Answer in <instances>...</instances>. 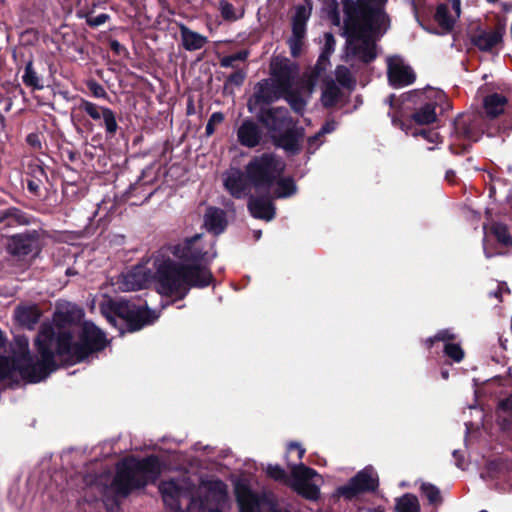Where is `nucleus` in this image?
I'll return each instance as SVG.
<instances>
[{"instance_id": "nucleus-1", "label": "nucleus", "mask_w": 512, "mask_h": 512, "mask_svg": "<svg viewBox=\"0 0 512 512\" xmlns=\"http://www.w3.org/2000/svg\"><path fill=\"white\" fill-rule=\"evenodd\" d=\"M216 256L213 244L205 245L201 234L170 245L149 262L136 265L120 275L117 285L123 292L146 288L153 281L160 294L184 298L191 287L208 286L213 276L208 268Z\"/></svg>"}, {"instance_id": "nucleus-2", "label": "nucleus", "mask_w": 512, "mask_h": 512, "mask_svg": "<svg viewBox=\"0 0 512 512\" xmlns=\"http://www.w3.org/2000/svg\"><path fill=\"white\" fill-rule=\"evenodd\" d=\"M284 162L270 153L254 157L246 166L247 178L261 197H250L248 208L253 217L270 221L275 216L271 201L274 180L284 171Z\"/></svg>"}, {"instance_id": "nucleus-3", "label": "nucleus", "mask_w": 512, "mask_h": 512, "mask_svg": "<svg viewBox=\"0 0 512 512\" xmlns=\"http://www.w3.org/2000/svg\"><path fill=\"white\" fill-rule=\"evenodd\" d=\"M161 473L160 463L155 457L142 460L129 458L117 465L116 475L110 485L102 486V494L105 499H116L128 496L134 489L146 486L157 480Z\"/></svg>"}, {"instance_id": "nucleus-4", "label": "nucleus", "mask_w": 512, "mask_h": 512, "mask_svg": "<svg viewBox=\"0 0 512 512\" xmlns=\"http://www.w3.org/2000/svg\"><path fill=\"white\" fill-rule=\"evenodd\" d=\"M384 18L385 15H379ZM385 19H362L347 25L346 61L369 63L376 56V23Z\"/></svg>"}, {"instance_id": "nucleus-5", "label": "nucleus", "mask_w": 512, "mask_h": 512, "mask_svg": "<svg viewBox=\"0 0 512 512\" xmlns=\"http://www.w3.org/2000/svg\"><path fill=\"white\" fill-rule=\"evenodd\" d=\"M261 120L270 130L275 145L289 152L299 149L298 136L286 108H271L262 114Z\"/></svg>"}, {"instance_id": "nucleus-6", "label": "nucleus", "mask_w": 512, "mask_h": 512, "mask_svg": "<svg viewBox=\"0 0 512 512\" xmlns=\"http://www.w3.org/2000/svg\"><path fill=\"white\" fill-rule=\"evenodd\" d=\"M107 308L120 318L124 319L131 331L140 330L157 318V315L153 311L149 310L146 305H137L133 301L119 299L110 301L107 307H102V312L110 322L113 321V318L108 314Z\"/></svg>"}, {"instance_id": "nucleus-7", "label": "nucleus", "mask_w": 512, "mask_h": 512, "mask_svg": "<svg viewBox=\"0 0 512 512\" xmlns=\"http://www.w3.org/2000/svg\"><path fill=\"white\" fill-rule=\"evenodd\" d=\"M484 117L479 114H462L454 120V129L452 133L453 143L450 144V149L453 153H459L455 147L459 145L462 150H465L470 143L478 141L484 130L482 128Z\"/></svg>"}, {"instance_id": "nucleus-8", "label": "nucleus", "mask_w": 512, "mask_h": 512, "mask_svg": "<svg viewBox=\"0 0 512 512\" xmlns=\"http://www.w3.org/2000/svg\"><path fill=\"white\" fill-rule=\"evenodd\" d=\"M271 78L278 83L281 89L289 92L292 88H298L299 67L288 58L276 56L270 63Z\"/></svg>"}, {"instance_id": "nucleus-9", "label": "nucleus", "mask_w": 512, "mask_h": 512, "mask_svg": "<svg viewBox=\"0 0 512 512\" xmlns=\"http://www.w3.org/2000/svg\"><path fill=\"white\" fill-rule=\"evenodd\" d=\"M310 3L295 7V14L292 19V35L288 39L290 53L293 57H299L305 42L306 23L311 15Z\"/></svg>"}, {"instance_id": "nucleus-10", "label": "nucleus", "mask_w": 512, "mask_h": 512, "mask_svg": "<svg viewBox=\"0 0 512 512\" xmlns=\"http://www.w3.org/2000/svg\"><path fill=\"white\" fill-rule=\"evenodd\" d=\"M293 489L303 497L309 500H317L320 495L319 487L311 480L316 476V471L303 465H294L291 467Z\"/></svg>"}, {"instance_id": "nucleus-11", "label": "nucleus", "mask_w": 512, "mask_h": 512, "mask_svg": "<svg viewBox=\"0 0 512 512\" xmlns=\"http://www.w3.org/2000/svg\"><path fill=\"white\" fill-rule=\"evenodd\" d=\"M41 250L40 236L36 230L15 234L9 238L7 251L16 257L36 256Z\"/></svg>"}, {"instance_id": "nucleus-12", "label": "nucleus", "mask_w": 512, "mask_h": 512, "mask_svg": "<svg viewBox=\"0 0 512 512\" xmlns=\"http://www.w3.org/2000/svg\"><path fill=\"white\" fill-rule=\"evenodd\" d=\"M387 77L389 84L394 88H402L412 84L416 75L412 67L405 60L398 56H389L386 59Z\"/></svg>"}, {"instance_id": "nucleus-13", "label": "nucleus", "mask_w": 512, "mask_h": 512, "mask_svg": "<svg viewBox=\"0 0 512 512\" xmlns=\"http://www.w3.org/2000/svg\"><path fill=\"white\" fill-rule=\"evenodd\" d=\"M378 486V477L372 467H366L357 473L346 485L338 488V493L347 499L357 494L372 491Z\"/></svg>"}, {"instance_id": "nucleus-14", "label": "nucleus", "mask_w": 512, "mask_h": 512, "mask_svg": "<svg viewBox=\"0 0 512 512\" xmlns=\"http://www.w3.org/2000/svg\"><path fill=\"white\" fill-rule=\"evenodd\" d=\"M288 93L284 89H281L277 82L272 78L262 80L258 83L254 99L256 103H271L284 96Z\"/></svg>"}, {"instance_id": "nucleus-15", "label": "nucleus", "mask_w": 512, "mask_h": 512, "mask_svg": "<svg viewBox=\"0 0 512 512\" xmlns=\"http://www.w3.org/2000/svg\"><path fill=\"white\" fill-rule=\"evenodd\" d=\"M454 339V334L449 329L440 330L433 338H428L426 343L430 347L435 340L443 341L445 343L444 353L447 357L455 362H460L464 357V351L457 343H451Z\"/></svg>"}, {"instance_id": "nucleus-16", "label": "nucleus", "mask_w": 512, "mask_h": 512, "mask_svg": "<svg viewBox=\"0 0 512 512\" xmlns=\"http://www.w3.org/2000/svg\"><path fill=\"white\" fill-rule=\"evenodd\" d=\"M224 185L231 195L237 198L245 197L250 191L247 179L238 169H231L226 173Z\"/></svg>"}, {"instance_id": "nucleus-17", "label": "nucleus", "mask_w": 512, "mask_h": 512, "mask_svg": "<svg viewBox=\"0 0 512 512\" xmlns=\"http://www.w3.org/2000/svg\"><path fill=\"white\" fill-rule=\"evenodd\" d=\"M503 34L499 29L479 30L473 37V44L481 51H493L502 42Z\"/></svg>"}, {"instance_id": "nucleus-18", "label": "nucleus", "mask_w": 512, "mask_h": 512, "mask_svg": "<svg viewBox=\"0 0 512 512\" xmlns=\"http://www.w3.org/2000/svg\"><path fill=\"white\" fill-rule=\"evenodd\" d=\"M237 137L241 145L252 148L259 144L261 131L253 121L245 120L238 128Z\"/></svg>"}, {"instance_id": "nucleus-19", "label": "nucleus", "mask_w": 512, "mask_h": 512, "mask_svg": "<svg viewBox=\"0 0 512 512\" xmlns=\"http://www.w3.org/2000/svg\"><path fill=\"white\" fill-rule=\"evenodd\" d=\"M181 43L185 50L196 51L202 49L208 42L206 36L191 30L184 24L179 25Z\"/></svg>"}, {"instance_id": "nucleus-20", "label": "nucleus", "mask_w": 512, "mask_h": 512, "mask_svg": "<svg viewBox=\"0 0 512 512\" xmlns=\"http://www.w3.org/2000/svg\"><path fill=\"white\" fill-rule=\"evenodd\" d=\"M14 317L21 326L32 330L38 323L41 312L36 305H23L16 307Z\"/></svg>"}, {"instance_id": "nucleus-21", "label": "nucleus", "mask_w": 512, "mask_h": 512, "mask_svg": "<svg viewBox=\"0 0 512 512\" xmlns=\"http://www.w3.org/2000/svg\"><path fill=\"white\" fill-rule=\"evenodd\" d=\"M226 215L222 209L208 208L204 216V225L209 232L221 234L226 227Z\"/></svg>"}, {"instance_id": "nucleus-22", "label": "nucleus", "mask_w": 512, "mask_h": 512, "mask_svg": "<svg viewBox=\"0 0 512 512\" xmlns=\"http://www.w3.org/2000/svg\"><path fill=\"white\" fill-rule=\"evenodd\" d=\"M507 98L499 93H492L484 98L483 106L488 118L493 119L507 109Z\"/></svg>"}, {"instance_id": "nucleus-23", "label": "nucleus", "mask_w": 512, "mask_h": 512, "mask_svg": "<svg viewBox=\"0 0 512 512\" xmlns=\"http://www.w3.org/2000/svg\"><path fill=\"white\" fill-rule=\"evenodd\" d=\"M163 501L174 509L179 507L178 498L182 492V486L176 480L161 482L159 486Z\"/></svg>"}, {"instance_id": "nucleus-24", "label": "nucleus", "mask_w": 512, "mask_h": 512, "mask_svg": "<svg viewBox=\"0 0 512 512\" xmlns=\"http://www.w3.org/2000/svg\"><path fill=\"white\" fill-rule=\"evenodd\" d=\"M22 81L26 87L32 90H42L45 87L44 79L34 67L32 61L26 63L22 74Z\"/></svg>"}, {"instance_id": "nucleus-25", "label": "nucleus", "mask_w": 512, "mask_h": 512, "mask_svg": "<svg viewBox=\"0 0 512 512\" xmlns=\"http://www.w3.org/2000/svg\"><path fill=\"white\" fill-rule=\"evenodd\" d=\"M341 95L340 88L336 85V83L332 80H326L322 87V95L321 102L325 107L334 106Z\"/></svg>"}, {"instance_id": "nucleus-26", "label": "nucleus", "mask_w": 512, "mask_h": 512, "mask_svg": "<svg viewBox=\"0 0 512 512\" xmlns=\"http://www.w3.org/2000/svg\"><path fill=\"white\" fill-rule=\"evenodd\" d=\"M281 174L274 180L272 193L277 198H286L296 192V186L291 178H281Z\"/></svg>"}, {"instance_id": "nucleus-27", "label": "nucleus", "mask_w": 512, "mask_h": 512, "mask_svg": "<svg viewBox=\"0 0 512 512\" xmlns=\"http://www.w3.org/2000/svg\"><path fill=\"white\" fill-rule=\"evenodd\" d=\"M335 48V39L331 33L324 34V46L322 52L317 60L316 69L318 71L325 70L329 63V57L333 53Z\"/></svg>"}, {"instance_id": "nucleus-28", "label": "nucleus", "mask_w": 512, "mask_h": 512, "mask_svg": "<svg viewBox=\"0 0 512 512\" xmlns=\"http://www.w3.org/2000/svg\"><path fill=\"white\" fill-rule=\"evenodd\" d=\"M436 117V104L433 102L425 103L413 114V119L419 124H430L436 120Z\"/></svg>"}, {"instance_id": "nucleus-29", "label": "nucleus", "mask_w": 512, "mask_h": 512, "mask_svg": "<svg viewBox=\"0 0 512 512\" xmlns=\"http://www.w3.org/2000/svg\"><path fill=\"white\" fill-rule=\"evenodd\" d=\"M219 11L222 18L225 21L234 22L244 15V10L239 8L237 9L232 3L227 0H220L219 2Z\"/></svg>"}, {"instance_id": "nucleus-30", "label": "nucleus", "mask_w": 512, "mask_h": 512, "mask_svg": "<svg viewBox=\"0 0 512 512\" xmlns=\"http://www.w3.org/2000/svg\"><path fill=\"white\" fill-rule=\"evenodd\" d=\"M397 512H420L419 501L412 494H405L396 501Z\"/></svg>"}, {"instance_id": "nucleus-31", "label": "nucleus", "mask_w": 512, "mask_h": 512, "mask_svg": "<svg viewBox=\"0 0 512 512\" xmlns=\"http://www.w3.org/2000/svg\"><path fill=\"white\" fill-rule=\"evenodd\" d=\"M335 77L338 83L349 90L355 87V79L353 78L350 70L345 66H338L335 70Z\"/></svg>"}, {"instance_id": "nucleus-32", "label": "nucleus", "mask_w": 512, "mask_h": 512, "mask_svg": "<svg viewBox=\"0 0 512 512\" xmlns=\"http://www.w3.org/2000/svg\"><path fill=\"white\" fill-rule=\"evenodd\" d=\"M290 104L291 108L301 114L305 110L307 101L306 99L295 92V88H292L288 93H285L283 96Z\"/></svg>"}, {"instance_id": "nucleus-33", "label": "nucleus", "mask_w": 512, "mask_h": 512, "mask_svg": "<svg viewBox=\"0 0 512 512\" xmlns=\"http://www.w3.org/2000/svg\"><path fill=\"white\" fill-rule=\"evenodd\" d=\"M490 232L495 236L497 241L504 246L512 245V238L508 232L506 225L494 223L490 228Z\"/></svg>"}, {"instance_id": "nucleus-34", "label": "nucleus", "mask_w": 512, "mask_h": 512, "mask_svg": "<svg viewBox=\"0 0 512 512\" xmlns=\"http://www.w3.org/2000/svg\"><path fill=\"white\" fill-rule=\"evenodd\" d=\"M79 18L85 19L87 25L92 28H96L105 24L110 19V16L106 13H100L97 16L92 14L89 16V11L87 9H81L79 10Z\"/></svg>"}, {"instance_id": "nucleus-35", "label": "nucleus", "mask_w": 512, "mask_h": 512, "mask_svg": "<svg viewBox=\"0 0 512 512\" xmlns=\"http://www.w3.org/2000/svg\"><path fill=\"white\" fill-rule=\"evenodd\" d=\"M421 492L423 496L428 500L429 504L435 506L441 504L442 498L440 490L436 486L430 483H422Z\"/></svg>"}, {"instance_id": "nucleus-36", "label": "nucleus", "mask_w": 512, "mask_h": 512, "mask_svg": "<svg viewBox=\"0 0 512 512\" xmlns=\"http://www.w3.org/2000/svg\"><path fill=\"white\" fill-rule=\"evenodd\" d=\"M102 118L105 126L106 133L113 136L117 129L118 124L114 112L110 108H103Z\"/></svg>"}, {"instance_id": "nucleus-37", "label": "nucleus", "mask_w": 512, "mask_h": 512, "mask_svg": "<svg viewBox=\"0 0 512 512\" xmlns=\"http://www.w3.org/2000/svg\"><path fill=\"white\" fill-rule=\"evenodd\" d=\"M82 110L89 115L93 120H100L102 118V110L104 107H100L93 102L83 100L81 102Z\"/></svg>"}, {"instance_id": "nucleus-38", "label": "nucleus", "mask_w": 512, "mask_h": 512, "mask_svg": "<svg viewBox=\"0 0 512 512\" xmlns=\"http://www.w3.org/2000/svg\"><path fill=\"white\" fill-rule=\"evenodd\" d=\"M101 5V2L98 0H76L75 3V11L76 15L79 18V10L81 9H87L89 11V16L94 14L96 11V8Z\"/></svg>"}, {"instance_id": "nucleus-39", "label": "nucleus", "mask_w": 512, "mask_h": 512, "mask_svg": "<svg viewBox=\"0 0 512 512\" xmlns=\"http://www.w3.org/2000/svg\"><path fill=\"white\" fill-rule=\"evenodd\" d=\"M248 57V51L246 50H243V51H239L235 54H232V55H228V56H225L223 57L221 60H220V65L222 67H234V63L236 61H245Z\"/></svg>"}, {"instance_id": "nucleus-40", "label": "nucleus", "mask_w": 512, "mask_h": 512, "mask_svg": "<svg viewBox=\"0 0 512 512\" xmlns=\"http://www.w3.org/2000/svg\"><path fill=\"white\" fill-rule=\"evenodd\" d=\"M436 21L445 28H450L453 25V19H449L447 16V6L441 4L436 9Z\"/></svg>"}, {"instance_id": "nucleus-41", "label": "nucleus", "mask_w": 512, "mask_h": 512, "mask_svg": "<svg viewBox=\"0 0 512 512\" xmlns=\"http://www.w3.org/2000/svg\"><path fill=\"white\" fill-rule=\"evenodd\" d=\"M223 121H224V115L221 112H214L210 116V118L206 124V128H205L206 135L211 136L215 132L216 126L221 124Z\"/></svg>"}, {"instance_id": "nucleus-42", "label": "nucleus", "mask_w": 512, "mask_h": 512, "mask_svg": "<svg viewBox=\"0 0 512 512\" xmlns=\"http://www.w3.org/2000/svg\"><path fill=\"white\" fill-rule=\"evenodd\" d=\"M335 126H336L335 122H327V123H325L322 126V128L320 129V131L316 135H314V136L309 138V146H310V148L313 147V146H315V148H316L317 147V143L316 142L319 139V137L324 135V134H327V133H330V132L334 131L335 130Z\"/></svg>"}, {"instance_id": "nucleus-43", "label": "nucleus", "mask_w": 512, "mask_h": 512, "mask_svg": "<svg viewBox=\"0 0 512 512\" xmlns=\"http://www.w3.org/2000/svg\"><path fill=\"white\" fill-rule=\"evenodd\" d=\"M87 87L90 90V92L92 93V95L96 98L106 99L108 97L107 92L104 89V87L101 84L97 83L96 81H89L87 83Z\"/></svg>"}, {"instance_id": "nucleus-44", "label": "nucleus", "mask_w": 512, "mask_h": 512, "mask_svg": "<svg viewBox=\"0 0 512 512\" xmlns=\"http://www.w3.org/2000/svg\"><path fill=\"white\" fill-rule=\"evenodd\" d=\"M414 135L423 137L429 143H438L440 136L435 130L420 129Z\"/></svg>"}, {"instance_id": "nucleus-45", "label": "nucleus", "mask_w": 512, "mask_h": 512, "mask_svg": "<svg viewBox=\"0 0 512 512\" xmlns=\"http://www.w3.org/2000/svg\"><path fill=\"white\" fill-rule=\"evenodd\" d=\"M266 472L274 480L284 481L286 479L285 471L278 465H268Z\"/></svg>"}, {"instance_id": "nucleus-46", "label": "nucleus", "mask_w": 512, "mask_h": 512, "mask_svg": "<svg viewBox=\"0 0 512 512\" xmlns=\"http://www.w3.org/2000/svg\"><path fill=\"white\" fill-rule=\"evenodd\" d=\"M23 217V214L16 208H9L5 211H0V223L7 218H14L18 222H22Z\"/></svg>"}, {"instance_id": "nucleus-47", "label": "nucleus", "mask_w": 512, "mask_h": 512, "mask_svg": "<svg viewBox=\"0 0 512 512\" xmlns=\"http://www.w3.org/2000/svg\"><path fill=\"white\" fill-rule=\"evenodd\" d=\"M213 489L215 490V496L217 500H222L225 497L226 486L222 481H214L211 483Z\"/></svg>"}, {"instance_id": "nucleus-48", "label": "nucleus", "mask_w": 512, "mask_h": 512, "mask_svg": "<svg viewBox=\"0 0 512 512\" xmlns=\"http://www.w3.org/2000/svg\"><path fill=\"white\" fill-rule=\"evenodd\" d=\"M27 143L34 149H41V140L38 134L30 133L26 138Z\"/></svg>"}, {"instance_id": "nucleus-49", "label": "nucleus", "mask_w": 512, "mask_h": 512, "mask_svg": "<svg viewBox=\"0 0 512 512\" xmlns=\"http://www.w3.org/2000/svg\"><path fill=\"white\" fill-rule=\"evenodd\" d=\"M41 182H42V180H40V178H38V179H29L27 181V188H28V190L31 193L37 195L39 193V190H40Z\"/></svg>"}, {"instance_id": "nucleus-50", "label": "nucleus", "mask_w": 512, "mask_h": 512, "mask_svg": "<svg viewBox=\"0 0 512 512\" xmlns=\"http://www.w3.org/2000/svg\"><path fill=\"white\" fill-rule=\"evenodd\" d=\"M245 79V73L243 71H236L229 76V81L236 85H241Z\"/></svg>"}, {"instance_id": "nucleus-51", "label": "nucleus", "mask_w": 512, "mask_h": 512, "mask_svg": "<svg viewBox=\"0 0 512 512\" xmlns=\"http://www.w3.org/2000/svg\"><path fill=\"white\" fill-rule=\"evenodd\" d=\"M293 450H297L298 458L301 459L305 453V449L301 447L298 443H290L288 446V451L292 452Z\"/></svg>"}, {"instance_id": "nucleus-52", "label": "nucleus", "mask_w": 512, "mask_h": 512, "mask_svg": "<svg viewBox=\"0 0 512 512\" xmlns=\"http://www.w3.org/2000/svg\"><path fill=\"white\" fill-rule=\"evenodd\" d=\"M508 292H509V289H508L507 285L505 283H500L498 285L497 290L495 292H492L491 295H493L496 298H500L502 293H508Z\"/></svg>"}, {"instance_id": "nucleus-53", "label": "nucleus", "mask_w": 512, "mask_h": 512, "mask_svg": "<svg viewBox=\"0 0 512 512\" xmlns=\"http://www.w3.org/2000/svg\"><path fill=\"white\" fill-rule=\"evenodd\" d=\"M32 173H33V179L40 178V180H41L43 177H45V171L39 165L35 166V168L32 170Z\"/></svg>"}, {"instance_id": "nucleus-54", "label": "nucleus", "mask_w": 512, "mask_h": 512, "mask_svg": "<svg viewBox=\"0 0 512 512\" xmlns=\"http://www.w3.org/2000/svg\"><path fill=\"white\" fill-rule=\"evenodd\" d=\"M483 229H484V240H483L484 252H485L486 257L490 258L493 254L488 252V249H487V237H488L487 226L484 225Z\"/></svg>"}, {"instance_id": "nucleus-55", "label": "nucleus", "mask_w": 512, "mask_h": 512, "mask_svg": "<svg viewBox=\"0 0 512 512\" xmlns=\"http://www.w3.org/2000/svg\"><path fill=\"white\" fill-rule=\"evenodd\" d=\"M452 3L453 9L456 11L457 14L460 12V0H449Z\"/></svg>"}, {"instance_id": "nucleus-56", "label": "nucleus", "mask_w": 512, "mask_h": 512, "mask_svg": "<svg viewBox=\"0 0 512 512\" xmlns=\"http://www.w3.org/2000/svg\"><path fill=\"white\" fill-rule=\"evenodd\" d=\"M305 90H306L307 94L310 95L312 93V90H313L312 85L310 83H306Z\"/></svg>"}, {"instance_id": "nucleus-57", "label": "nucleus", "mask_w": 512, "mask_h": 512, "mask_svg": "<svg viewBox=\"0 0 512 512\" xmlns=\"http://www.w3.org/2000/svg\"><path fill=\"white\" fill-rule=\"evenodd\" d=\"M441 375H442V377H443L444 379H448L449 373H448V371H446V370H445V371H442V372H441Z\"/></svg>"}, {"instance_id": "nucleus-58", "label": "nucleus", "mask_w": 512, "mask_h": 512, "mask_svg": "<svg viewBox=\"0 0 512 512\" xmlns=\"http://www.w3.org/2000/svg\"><path fill=\"white\" fill-rule=\"evenodd\" d=\"M506 406H507V403H506V402H501V403H500L499 408H500L501 410H504V411H505V410H506Z\"/></svg>"}, {"instance_id": "nucleus-59", "label": "nucleus", "mask_w": 512, "mask_h": 512, "mask_svg": "<svg viewBox=\"0 0 512 512\" xmlns=\"http://www.w3.org/2000/svg\"><path fill=\"white\" fill-rule=\"evenodd\" d=\"M370 512H384V510L381 507H377V508L371 510Z\"/></svg>"}, {"instance_id": "nucleus-60", "label": "nucleus", "mask_w": 512, "mask_h": 512, "mask_svg": "<svg viewBox=\"0 0 512 512\" xmlns=\"http://www.w3.org/2000/svg\"><path fill=\"white\" fill-rule=\"evenodd\" d=\"M260 236H261V231H256V232H255V237H256V239H259V238H260Z\"/></svg>"}]
</instances>
